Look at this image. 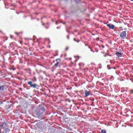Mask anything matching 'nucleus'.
<instances>
[{
    "label": "nucleus",
    "instance_id": "6",
    "mask_svg": "<svg viewBox=\"0 0 133 133\" xmlns=\"http://www.w3.org/2000/svg\"><path fill=\"white\" fill-rule=\"evenodd\" d=\"M85 97H87L89 96L90 93V92L88 91L87 90H86L84 91Z\"/></svg>",
    "mask_w": 133,
    "mask_h": 133
},
{
    "label": "nucleus",
    "instance_id": "7",
    "mask_svg": "<svg viewBox=\"0 0 133 133\" xmlns=\"http://www.w3.org/2000/svg\"><path fill=\"white\" fill-rule=\"evenodd\" d=\"M107 26L109 27V28L112 29H114L115 25L113 24H109L107 25Z\"/></svg>",
    "mask_w": 133,
    "mask_h": 133
},
{
    "label": "nucleus",
    "instance_id": "8",
    "mask_svg": "<svg viewBox=\"0 0 133 133\" xmlns=\"http://www.w3.org/2000/svg\"><path fill=\"white\" fill-rule=\"evenodd\" d=\"M5 87V86L4 85L0 86V91L4 90Z\"/></svg>",
    "mask_w": 133,
    "mask_h": 133
},
{
    "label": "nucleus",
    "instance_id": "4",
    "mask_svg": "<svg viewBox=\"0 0 133 133\" xmlns=\"http://www.w3.org/2000/svg\"><path fill=\"white\" fill-rule=\"evenodd\" d=\"M0 126L3 129H5L7 127V123L5 122L1 123Z\"/></svg>",
    "mask_w": 133,
    "mask_h": 133
},
{
    "label": "nucleus",
    "instance_id": "2",
    "mask_svg": "<svg viewBox=\"0 0 133 133\" xmlns=\"http://www.w3.org/2000/svg\"><path fill=\"white\" fill-rule=\"evenodd\" d=\"M127 35L126 33V32L125 31H123L120 33V37L122 39H125L127 38Z\"/></svg>",
    "mask_w": 133,
    "mask_h": 133
},
{
    "label": "nucleus",
    "instance_id": "14",
    "mask_svg": "<svg viewBox=\"0 0 133 133\" xmlns=\"http://www.w3.org/2000/svg\"><path fill=\"white\" fill-rule=\"evenodd\" d=\"M67 39H69V35H67Z\"/></svg>",
    "mask_w": 133,
    "mask_h": 133
},
{
    "label": "nucleus",
    "instance_id": "15",
    "mask_svg": "<svg viewBox=\"0 0 133 133\" xmlns=\"http://www.w3.org/2000/svg\"><path fill=\"white\" fill-rule=\"evenodd\" d=\"M68 47H67L66 48L65 50V51H66V50H68Z\"/></svg>",
    "mask_w": 133,
    "mask_h": 133
},
{
    "label": "nucleus",
    "instance_id": "16",
    "mask_svg": "<svg viewBox=\"0 0 133 133\" xmlns=\"http://www.w3.org/2000/svg\"><path fill=\"white\" fill-rule=\"evenodd\" d=\"M91 105H94V102H92V104H91Z\"/></svg>",
    "mask_w": 133,
    "mask_h": 133
},
{
    "label": "nucleus",
    "instance_id": "9",
    "mask_svg": "<svg viewBox=\"0 0 133 133\" xmlns=\"http://www.w3.org/2000/svg\"><path fill=\"white\" fill-rule=\"evenodd\" d=\"M116 54L117 56L119 57V56H120L122 54L121 52H116Z\"/></svg>",
    "mask_w": 133,
    "mask_h": 133
},
{
    "label": "nucleus",
    "instance_id": "11",
    "mask_svg": "<svg viewBox=\"0 0 133 133\" xmlns=\"http://www.w3.org/2000/svg\"><path fill=\"white\" fill-rule=\"evenodd\" d=\"M74 40L76 42H78L79 41V39H77V40H76V39L75 38H74Z\"/></svg>",
    "mask_w": 133,
    "mask_h": 133
},
{
    "label": "nucleus",
    "instance_id": "21",
    "mask_svg": "<svg viewBox=\"0 0 133 133\" xmlns=\"http://www.w3.org/2000/svg\"><path fill=\"white\" fill-rule=\"evenodd\" d=\"M76 0H74V1H76Z\"/></svg>",
    "mask_w": 133,
    "mask_h": 133
},
{
    "label": "nucleus",
    "instance_id": "3",
    "mask_svg": "<svg viewBox=\"0 0 133 133\" xmlns=\"http://www.w3.org/2000/svg\"><path fill=\"white\" fill-rule=\"evenodd\" d=\"M61 59L58 58L56 59V63H55L54 66V67H57L58 65V64L61 62Z\"/></svg>",
    "mask_w": 133,
    "mask_h": 133
},
{
    "label": "nucleus",
    "instance_id": "19",
    "mask_svg": "<svg viewBox=\"0 0 133 133\" xmlns=\"http://www.w3.org/2000/svg\"><path fill=\"white\" fill-rule=\"evenodd\" d=\"M43 25H44V24L43 23Z\"/></svg>",
    "mask_w": 133,
    "mask_h": 133
},
{
    "label": "nucleus",
    "instance_id": "10",
    "mask_svg": "<svg viewBox=\"0 0 133 133\" xmlns=\"http://www.w3.org/2000/svg\"><path fill=\"white\" fill-rule=\"evenodd\" d=\"M106 130L105 129H102V130L100 133H106Z\"/></svg>",
    "mask_w": 133,
    "mask_h": 133
},
{
    "label": "nucleus",
    "instance_id": "12",
    "mask_svg": "<svg viewBox=\"0 0 133 133\" xmlns=\"http://www.w3.org/2000/svg\"><path fill=\"white\" fill-rule=\"evenodd\" d=\"M130 94H133V90L132 89H131L130 90Z\"/></svg>",
    "mask_w": 133,
    "mask_h": 133
},
{
    "label": "nucleus",
    "instance_id": "17",
    "mask_svg": "<svg viewBox=\"0 0 133 133\" xmlns=\"http://www.w3.org/2000/svg\"><path fill=\"white\" fill-rule=\"evenodd\" d=\"M15 33L16 34H17V35H18L19 34V33H18L17 32H16Z\"/></svg>",
    "mask_w": 133,
    "mask_h": 133
},
{
    "label": "nucleus",
    "instance_id": "13",
    "mask_svg": "<svg viewBox=\"0 0 133 133\" xmlns=\"http://www.w3.org/2000/svg\"><path fill=\"white\" fill-rule=\"evenodd\" d=\"M107 68L109 69H111V68L109 65H108L107 66Z\"/></svg>",
    "mask_w": 133,
    "mask_h": 133
},
{
    "label": "nucleus",
    "instance_id": "1",
    "mask_svg": "<svg viewBox=\"0 0 133 133\" xmlns=\"http://www.w3.org/2000/svg\"><path fill=\"white\" fill-rule=\"evenodd\" d=\"M45 114V109L42 107H38L36 111V115L39 118H43V115Z\"/></svg>",
    "mask_w": 133,
    "mask_h": 133
},
{
    "label": "nucleus",
    "instance_id": "5",
    "mask_svg": "<svg viewBox=\"0 0 133 133\" xmlns=\"http://www.w3.org/2000/svg\"><path fill=\"white\" fill-rule=\"evenodd\" d=\"M28 84L31 87L35 88L37 86V84H32L31 81H29L28 82Z\"/></svg>",
    "mask_w": 133,
    "mask_h": 133
},
{
    "label": "nucleus",
    "instance_id": "18",
    "mask_svg": "<svg viewBox=\"0 0 133 133\" xmlns=\"http://www.w3.org/2000/svg\"><path fill=\"white\" fill-rule=\"evenodd\" d=\"M131 1H133V0H131Z\"/></svg>",
    "mask_w": 133,
    "mask_h": 133
},
{
    "label": "nucleus",
    "instance_id": "20",
    "mask_svg": "<svg viewBox=\"0 0 133 133\" xmlns=\"http://www.w3.org/2000/svg\"><path fill=\"white\" fill-rule=\"evenodd\" d=\"M20 89H21V90H22V89L21 88H20Z\"/></svg>",
    "mask_w": 133,
    "mask_h": 133
}]
</instances>
